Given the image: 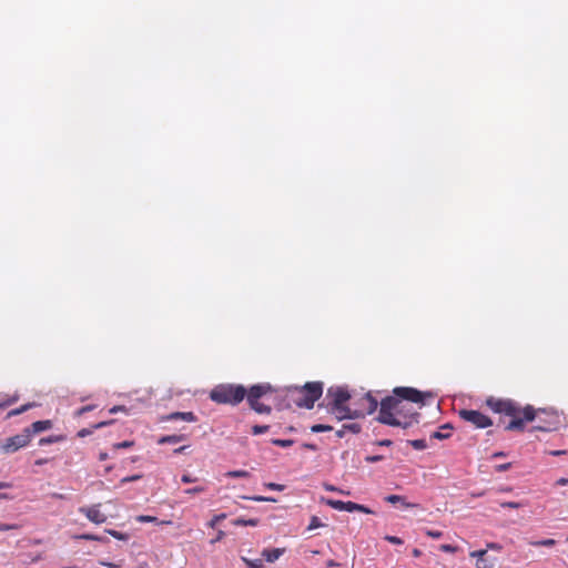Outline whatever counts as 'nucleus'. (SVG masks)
<instances>
[{
	"mask_svg": "<svg viewBox=\"0 0 568 568\" xmlns=\"http://www.w3.org/2000/svg\"><path fill=\"white\" fill-rule=\"evenodd\" d=\"M169 420L181 419L184 422L193 423L196 422V416L192 412H175L168 416Z\"/></svg>",
	"mask_w": 568,
	"mask_h": 568,
	"instance_id": "14",
	"label": "nucleus"
},
{
	"mask_svg": "<svg viewBox=\"0 0 568 568\" xmlns=\"http://www.w3.org/2000/svg\"><path fill=\"white\" fill-rule=\"evenodd\" d=\"M344 429H346V432L357 434L361 432V425L357 423L344 424Z\"/></svg>",
	"mask_w": 568,
	"mask_h": 568,
	"instance_id": "37",
	"label": "nucleus"
},
{
	"mask_svg": "<svg viewBox=\"0 0 568 568\" xmlns=\"http://www.w3.org/2000/svg\"><path fill=\"white\" fill-rule=\"evenodd\" d=\"M383 459H384V456H382V455H369V456L365 457V460L371 464L381 462Z\"/></svg>",
	"mask_w": 568,
	"mask_h": 568,
	"instance_id": "45",
	"label": "nucleus"
},
{
	"mask_svg": "<svg viewBox=\"0 0 568 568\" xmlns=\"http://www.w3.org/2000/svg\"><path fill=\"white\" fill-rule=\"evenodd\" d=\"M246 396V388L243 385L221 384L215 386L210 398L217 404L237 405Z\"/></svg>",
	"mask_w": 568,
	"mask_h": 568,
	"instance_id": "2",
	"label": "nucleus"
},
{
	"mask_svg": "<svg viewBox=\"0 0 568 568\" xmlns=\"http://www.w3.org/2000/svg\"><path fill=\"white\" fill-rule=\"evenodd\" d=\"M186 436L185 435H166V436H162L159 440H158V444L160 445H163V444H178L180 442H183L185 440Z\"/></svg>",
	"mask_w": 568,
	"mask_h": 568,
	"instance_id": "19",
	"label": "nucleus"
},
{
	"mask_svg": "<svg viewBox=\"0 0 568 568\" xmlns=\"http://www.w3.org/2000/svg\"><path fill=\"white\" fill-rule=\"evenodd\" d=\"M52 426H53L52 422L49 419H45V420L34 422L31 424L30 427H27L26 429L29 430L30 437H32L36 434L51 429Z\"/></svg>",
	"mask_w": 568,
	"mask_h": 568,
	"instance_id": "13",
	"label": "nucleus"
},
{
	"mask_svg": "<svg viewBox=\"0 0 568 568\" xmlns=\"http://www.w3.org/2000/svg\"><path fill=\"white\" fill-rule=\"evenodd\" d=\"M303 448L305 449H311V450H316L317 449V446L314 445V444H310V443H304L303 445Z\"/></svg>",
	"mask_w": 568,
	"mask_h": 568,
	"instance_id": "60",
	"label": "nucleus"
},
{
	"mask_svg": "<svg viewBox=\"0 0 568 568\" xmlns=\"http://www.w3.org/2000/svg\"><path fill=\"white\" fill-rule=\"evenodd\" d=\"M555 420L549 422L547 425H537L531 428V430H541V432H551L556 429V425L558 424L557 416L554 417Z\"/></svg>",
	"mask_w": 568,
	"mask_h": 568,
	"instance_id": "24",
	"label": "nucleus"
},
{
	"mask_svg": "<svg viewBox=\"0 0 568 568\" xmlns=\"http://www.w3.org/2000/svg\"><path fill=\"white\" fill-rule=\"evenodd\" d=\"M407 444L416 450H424L427 448V443L425 439H412L407 440Z\"/></svg>",
	"mask_w": 568,
	"mask_h": 568,
	"instance_id": "30",
	"label": "nucleus"
},
{
	"mask_svg": "<svg viewBox=\"0 0 568 568\" xmlns=\"http://www.w3.org/2000/svg\"><path fill=\"white\" fill-rule=\"evenodd\" d=\"M247 499L254 500V501H267V503H275L276 499L273 497H265V496H253V497H246Z\"/></svg>",
	"mask_w": 568,
	"mask_h": 568,
	"instance_id": "40",
	"label": "nucleus"
},
{
	"mask_svg": "<svg viewBox=\"0 0 568 568\" xmlns=\"http://www.w3.org/2000/svg\"><path fill=\"white\" fill-rule=\"evenodd\" d=\"M459 416L466 422L474 424L478 428H486L493 425L491 419L479 410L462 409Z\"/></svg>",
	"mask_w": 568,
	"mask_h": 568,
	"instance_id": "5",
	"label": "nucleus"
},
{
	"mask_svg": "<svg viewBox=\"0 0 568 568\" xmlns=\"http://www.w3.org/2000/svg\"><path fill=\"white\" fill-rule=\"evenodd\" d=\"M487 405L495 412V413H504L506 400L505 399H495L489 398L487 399Z\"/></svg>",
	"mask_w": 568,
	"mask_h": 568,
	"instance_id": "20",
	"label": "nucleus"
},
{
	"mask_svg": "<svg viewBox=\"0 0 568 568\" xmlns=\"http://www.w3.org/2000/svg\"><path fill=\"white\" fill-rule=\"evenodd\" d=\"M30 439V433L24 428L20 434L7 438L6 442L1 445V450L4 454H12L20 448L26 447Z\"/></svg>",
	"mask_w": 568,
	"mask_h": 568,
	"instance_id": "4",
	"label": "nucleus"
},
{
	"mask_svg": "<svg viewBox=\"0 0 568 568\" xmlns=\"http://www.w3.org/2000/svg\"><path fill=\"white\" fill-rule=\"evenodd\" d=\"M226 518V515L225 514H220V515H215L210 521H209V527L211 528H215L216 525Z\"/></svg>",
	"mask_w": 568,
	"mask_h": 568,
	"instance_id": "36",
	"label": "nucleus"
},
{
	"mask_svg": "<svg viewBox=\"0 0 568 568\" xmlns=\"http://www.w3.org/2000/svg\"><path fill=\"white\" fill-rule=\"evenodd\" d=\"M258 519L252 518V519H244V518H237L234 520V525L236 526H257Z\"/></svg>",
	"mask_w": 568,
	"mask_h": 568,
	"instance_id": "31",
	"label": "nucleus"
},
{
	"mask_svg": "<svg viewBox=\"0 0 568 568\" xmlns=\"http://www.w3.org/2000/svg\"><path fill=\"white\" fill-rule=\"evenodd\" d=\"M17 528H18V525H9V524L0 523V531H6V530L17 529Z\"/></svg>",
	"mask_w": 568,
	"mask_h": 568,
	"instance_id": "54",
	"label": "nucleus"
},
{
	"mask_svg": "<svg viewBox=\"0 0 568 568\" xmlns=\"http://www.w3.org/2000/svg\"><path fill=\"white\" fill-rule=\"evenodd\" d=\"M337 566H339V564L334 561V560H332V559L326 562V567H328V568L337 567Z\"/></svg>",
	"mask_w": 568,
	"mask_h": 568,
	"instance_id": "64",
	"label": "nucleus"
},
{
	"mask_svg": "<svg viewBox=\"0 0 568 568\" xmlns=\"http://www.w3.org/2000/svg\"><path fill=\"white\" fill-rule=\"evenodd\" d=\"M407 412L412 410L400 397L387 396L381 400L377 420L384 425H400V419L396 415L404 417Z\"/></svg>",
	"mask_w": 568,
	"mask_h": 568,
	"instance_id": "1",
	"label": "nucleus"
},
{
	"mask_svg": "<svg viewBox=\"0 0 568 568\" xmlns=\"http://www.w3.org/2000/svg\"><path fill=\"white\" fill-rule=\"evenodd\" d=\"M440 550L444 552H455V551H457V547H455L453 545H442Z\"/></svg>",
	"mask_w": 568,
	"mask_h": 568,
	"instance_id": "53",
	"label": "nucleus"
},
{
	"mask_svg": "<svg viewBox=\"0 0 568 568\" xmlns=\"http://www.w3.org/2000/svg\"><path fill=\"white\" fill-rule=\"evenodd\" d=\"M378 446L389 447L392 446L393 442L390 439H382L376 442Z\"/></svg>",
	"mask_w": 568,
	"mask_h": 568,
	"instance_id": "56",
	"label": "nucleus"
},
{
	"mask_svg": "<svg viewBox=\"0 0 568 568\" xmlns=\"http://www.w3.org/2000/svg\"><path fill=\"white\" fill-rule=\"evenodd\" d=\"M510 466H511L510 463L501 464V465L496 466V470L497 471H506L510 468Z\"/></svg>",
	"mask_w": 568,
	"mask_h": 568,
	"instance_id": "55",
	"label": "nucleus"
},
{
	"mask_svg": "<svg viewBox=\"0 0 568 568\" xmlns=\"http://www.w3.org/2000/svg\"><path fill=\"white\" fill-rule=\"evenodd\" d=\"M525 420L523 418L515 417L509 424L505 427L506 430H524Z\"/></svg>",
	"mask_w": 568,
	"mask_h": 568,
	"instance_id": "21",
	"label": "nucleus"
},
{
	"mask_svg": "<svg viewBox=\"0 0 568 568\" xmlns=\"http://www.w3.org/2000/svg\"><path fill=\"white\" fill-rule=\"evenodd\" d=\"M224 531L223 530H219L216 537L214 539L211 540L212 544H215L217 541H220L223 537H224Z\"/></svg>",
	"mask_w": 568,
	"mask_h": 568,
	"instance_id": "58",
	"label": "nucleus"
},
{
	"mask_svg": "<svg viewBox=\"0 0 568 568\" xmlns=\"http://www.w3.org/2000/svg\"><path fill=\"white\" fill-rule=\"evenodd\" d=\"M204 490H205L204 487L196 486V487H192V488L185 489L184 493L187 494V495H195V494L203 493Z\"/></svg>",
	"mask_w": 568,
	"mask_h": 568,
	"instance_id": "43",
	"label": "nucleus"
},
{
	"mask_svg": "<svg viewBox=\"0 0 568 568\" xmlns=\"http://www.w3.org/2000/svg\"><path fill=\"white\" fill-rule=\"evenodd\" d=\"M394 395L400 397L403 400L412 403H420L424 405L425 397H432L430 393H423L413 387H396L393 390Z\"/></svg>",
	"mask_w": 568,
	"mask_h": 568,
	"instance_id": "6",
	"label": "nucleus"
},
{
	"mask_svg": "<svg viewBox=\"0 0 568 568\" xmlns=\"http://www.w3.org/2000/svg\"><path fill=\"white\" fill-rule=\"evenodd\" d=\"M61 440H63V436L51 435V436H48V437H42L39 440V445L40 446H47V445H50V444H53V443H58V442H61Z\"/></svg>",
	"mask_w": 568,
	"mask_h": 568,
	"instance_id": "26",
	"label": "nucleus"
},
{
	"mask_svg": "<svg viewBox=\"0 0 568 568\" xmlns=\"http://www.w3.org/2000/svg\"><path fill=\"white\" fill-rule=\"evenodd\" d=\"M505 400H506V405H505L504 414L515 418L521 412L520 407L514 400H510V399H505Z\"/></svg>",
	"mask_w": 568,
	"mask_h": 568,
	"instance_id": "18",
	"label": "nucleus"
},
{
	"mask_svg": "<svg viewBox=\"0 0 568 568\" xmlns=\"http://www.w3.org/2000/svg\"><path fill=\"white\" fill-rule=\"evenodd\" d=\"M385 500L390 504L400 503L404 507H414V504L407 503L403 496L399 495H388L385 497Z\"/></svg>",
	"mask_w": 568,
	"mask_h": 568,
	"instance_id": "22",
	"label": "nucleus"
},
{
	"mask_svg": "<svg viewBox=\"0 0 568 568\" xmlns=\"http://www.w3.org/2000/svg\"><path fill=\"white\" fill-rule=\"evenodd\" d=\"M181 480L184 484H191L195 483L197 479L195 477H192L190 474H183Z\"/></svg>",
	"mask_w": 568,
	"mask_h": 568,
	"instance_id": "51",
	"label": "nucleus"
},
{
	"mask_svg": "<svg viewBox=\"0 0 568 568\" xmlns=\"http://www.w3.org/2000/svg\"><path fill=\"white\" fill-rule=\"evenodd\" d=\"M251 408L253 410H255L256 413L258 414H270L271 413V407L267 406V405H264L260 402H255L253 404H250Z\"/></svg>",
	"mask_w": 568,
	"mask_h": 568,
	"instance_id": "27",
	"label": "nucleus"
},
{
	"mask_svg": "<svg viewBox=\"0 0 568 568\" xmlns=\"http://www.w3.org/2000/svg\"><path fill=\"white\" fill-rule=\"evenodd\" d=\"M361 506H362V505H359V504L352 503V506H349V507H351V513H353V511H359Z\"/></svg>",
	"mask_w": 568,
	"mask_h": 568,
	"instance_id": "62",
	"label": "nucleus"
},
{
	"mask_svg": "<svg viewBox=\"0 0 568 568\" xmlns=\"http://www.w3.org/2000/svg\"><path fill=\"white\" fill-rule=\"evenodd\" d=\"M470 556L477 558V568H493L495 565V559L487 557V550H475Z\"/></svg>",
	"mask_w": 568,
	"mask_h": 568,
	"instance_id": "11",
	"label": "nucleus"
},
{
	"mask_svg": "<svg viewBox=\"0 0 568 568\" xmlns=\"http://www.w3.org/2000/svg\"><path fill=\"white\" fill-rule=\"evenodd\" d=\"M329 410L339 420L346 419V418H348V419L357 418L356 416H354V409L345 404L337 405V406H331Z\"/></svg>",
	"mask_w": 568,
	"mask_h": 568,
	"instance_id": "10",
	"label": "nucleus"
},
{
	"mask_svg": "<svg viewBox=\"0 0 568 568\" xmlns=\"http://www.w3.org/2000/svg\"><path fill=\"white\" fill-rule=\"evenodd\" d=\"M332 429H333V427H332V426H329V425H325V424H316V425H313V426L311 427V430H312L313 433L329 432V430H332Z\"/></svg>",
	"mask_w": 568,
	"mask_h": 568,
	"instance_id": "34",
	"label": "nucleus"
},
{
	"mask_svg": "<svg viewBox=\"0 0 568 568\" xmlns=\"http://www.w3.org/2000/svg\"><path fill=\"white\" fill-rule=\"evenodd\" d=\"M385 540H387L388 542L390 544H394V545H402L403 544V540L399 538V537H396V536H385Z\"/></svg>",
	"mask_w": 568,
	"mask_h": 568,
	"instance_id": "48",
	"label": "nucleus"
},
{
	"mask_svg": "<svg viewBox=\"0 0 568 568\" xmlns=\"http://www.w3.org/2000/svg\"><path fill=\"white\" fill-rule=\"evenodd\" d=\"M558 486H565L568 484V478H559L556 483Z\"/></svg>",
	"mask_w": 568,
	"mask_h": 568,
	"instance_id": "63",
	"label": "nucleus"
},
{
	"mask_svg": "<svg viewBox=\"0 0 568 568\" xmlns=\"http://www.w3.org/2000/svg\"><path fill=\"white\" fill-rule=\"evenodd\" d=\"M419 414L417 412H407L404 418L405 420H400V425H393L394 427L408 428L413 426L414 423H418Z\"/></svg>",
	"mask_w": 568,
	"mask_h": 568,
	"instance_id": "17",
	"label": "nucleus"
},
{
	"mask_svg": "<svg viewBox=\"0 0 568 568\" xmlns=\"http://www.w3.org/2000/svg\"><path fill=\"white\" fill-rule=\"evenodd\" d=\"M323 487L327 491H336V493H339V494H346L343 489L337 488V487H335V486H333L331 484H324Z\"/></svg>",
	"mask_w": 568,
	"mask_h": 568,
	"instance_id": "50",
	"label": "nucleus"
},
{
	"mask_svg": "<svg viewBox=\"0 0 568 568\" xmlns=\"http://www.w3.org/2000/svg\"><path fill=\"white\" fill-rule=\"evenodd\" d=\"M449 436H450V434L444 433V430H440V432L437 430L432 434V438L439 439V440L447 439Z\"/></svg>",
	"mask_w": 568,
	"mask_h": 568,
	"instance_id": "41",
	"label": "nucleus"
},
{
	"mask_svg": "<svg viewBox=\"0 0 568 568\" xmlns=\"http://www.w3.org/2000/svg\"><path fill=\"white\" fill-rule=\"evenodd\" d=\"M346 433H347V432H346V429H344V425H343V426H342V428H341V429H338V430L336 432V436H337L338 438H342V437H344V436H345V434H346Z\"/></svg>",
	"mask_w": 568,
	"mask_h": 568,
	"instance_id": "61",
	"label": "nucleus"
},
{
	"mask_svg": "<svg viewBox=\"0 0 568 568\" xmlns=\"http://www.w3.org/2000/svg\"><path fill=\"white\" fill-rule=\"evenodd\" d=\"M136 521H139V523H156L158 524L159 519L153 516L140 515L136 517Z\"/></svg>",
	"mask_w": 568,
	"mask_h": 568,
	"instance_id": "38",
	"label": "nucleus"
},
{
	"mask_svg": "<svg viewBox=\"0 0 568 568\" xmlns=\"http://www.w3.org/2000/svg\"><path fill=\"white\" fill-rule=\"evenodd\" d=\"M322 526H324V525L321 521V519L318 517H316V516H312L311 517V521H310V524L307 526V530L311 531V530L316 529V528L322 527Z\"/></svg>",
	"mask_w": 568,
	"mask_h": 568,
	"instance_id": "33",
	"label": "nucleus"
},
{
	"mask_svg": "<svg viewBox=\"0 0 568 568\" xmlns=\"http://www.w3.org/2000/svg\"><path fill=\"white\" fill-rule=\"evenodd\" d=\"M248 471L246 470H230L225 474L226 477H232V478H244V477H248Z\"/></svg>",
	"mask_w": 568,
	"mask_h": 568,
	"instance_id": "32",
	"label": "nucleus"
},
{
	"mask_svg": "<svg viewBox=\"0 0 568 568\" xmlns=\"http://www.w3.org/2000/svg\"><path fill=\"white\" fill-rule=\"evenodd\" d=\"M93 408H94V406H93V405L83 406V407H81V408L78 410V414H79V415H82V414H84V413H87V412L92 410Z\"/></svg>",
	"mask_w": 568,
	"mask_h": 568,
	"instance_id": "57",
	"label": "nucleus"
},
{
	"mask_svg": "<svg viewBox=\"0 0 568 568\" xmlns=\"http://www.w3.org/2000/svg\"><path fill=\"white\" fill-rule=\"evenodd\" d=\"M36 406V403H28V404H24L18 408H14L12 410H10L8 413V417H13V416H18L27 410H29L30 408L34 407Z\"/></svg>",
	"mask_w": 568,
	"mask_h": 568,
	"instance_id": "25",
	"label": "nucleus"
},
{
	"mask_svg": "<svg viewBox=\"0 0 568 568\" xmlns=\"http://www.w3.org/2000/svg\"><path fill=\"white\" fill-rule=\"evenodd\" d=\"M326 505L332 507L333 509L339 510V511H348L351 513V507L353 501H343V500H336V499H326Z\"/></svg>",
	"mask_w": 568,
	"mask_h": 568,
	"instance_id": "16",
	"label": "nucleus"
},
{
	"mask_svg": "<svg viewBox=\"0 0 568 568\" xmlns=\"http://www.w3.org/2000/svg\"><path fill=\"white\" fill-rule=\"evenodd\" d=\"M265 486H266V488H268L271 490H277V491H282L285 488L284 485L275 484V483H268Z\"/></svg>",
	"mask_w": 568,
	"mask_h": 568,
	"instance_id": "47",
	"label": "nucleus"
},
{
	"mask_svg": "<svg viewBox=\"0 0 568 568\" xmlns=\"http://www.w3.org/2000/svg\"><path fill=\"white\" fill-rule=\"evenodd\" d=\"M284 548L264 549L262 551V556L267 562H274L284 554Z\"/></svg>",
	"mask_w": 568,
	"mask_h": 568,
	"instance_id": "15",
	"label": "nucleus"
},
{
	"mask_svg": "<svg viewBox=\"0 0 568 568\" xmlns=\"http://www.w3.org/2000/svg\"><path fill=\"white\" fill-rule=\"evenodd\" d=\"M108 532L116 538V539H120V540H126L129 538V536L126 534H123L121 531H118V530H108Z\"/></svg>",
	"mask_w": 568,
	"mask_h": 568,
	"instance_id": "42",
	"label": "nucleus"
},
{
	"mask_svg": "<svg viewBox=\"0 0 568 568\" xmlns=\"http://www.w3.org/2000/svg\"><path fill=\"white\" fill-rule=\"evenodd\" d=\"M326 399L328 400L327 406H337L346 404L351 399V395L344 387L332 386L327 389Z\"/></svg>",
	"mask_w": 568,
	"mask_h": 568,
	"instance_id": "8",
	"label": "nucleus"
},
{
	"mask_svg": "<svg viewBox=\"0 0 568 568\" xmlns=\"http://www.w3.org/2000/svg\"><path fill=\"white\" fill-rule=\"evenodd\" d=\"M323 394V383L321 382H308L302 388H295L292 394L293 402L298 407H305L307 409L313 408L314 403Z\"/></svg>",
	"mask_w": 568,
	"mask_h": 568,
	"instance_id": "3",
	"label": "nucleus"
},
{
	"mask_svg": "<svg viewBox=\"0 0 568 568\" xmlns=\"http://www.w3.org/2000/svg\"><path fill=\"white\" fill-rule=\"evenodd\" d=\"M500 506L504 508H519V507H521V504L516 503V501H505V503H501Z\"/></svg>",
	"mask_w": 568,
	"mask_h": 568,
	"instance_id": "52",
	"label": "nucleus"
},
{
	"mask_svg": "<svg viewBox=\"0 0 568 568\" xmlns=\"http://www.w3.org/2000/svg\"><path fill=\"white\" fill-rule=\"evenodd\" d=\"M272 390V386L267 383L253 385L250 390H246L247 402L248 404H253L258 402V399L265 394Z\"/></svg>",
	"mask_w": 568,
	"mask_h": 568,
	"instance_id": "9",
	"label": "nucleus"
},
{
	"mask_svg": "<svg viewBox=\"0 0 568 568\" xmlns=\"http://www.w3.org/2000/svg\"><path fill=\"white\" fill-rule=\"evenodd\" d=\"M270 426L268 425H255L252 427V433L254 435H261V434H264L268 430Z\"/></svg>",
	"mask_w": 568,
	"mask_h": 568,
	"instance_id": "39",
	"label": "nucleus"
},
{
	"mask_svg": "<svg viewBox=\"0 0 568 568\" xmlns=\"http://www.w3.org/2000/svg\"><path fill=\"white\" fill-rule=\"evenodd\" d=\"M359 402L361 407L354 408V416L357 418L373 414L378 407V400L371 393L364 394Z\"/></svg>",
	"mask_w": 568,
	"mask_h": 568,
	"instance_id": "7",
	"label": "nucleus"
},
{
	"mask_svg": "<svg viewBox=\"0 0 568 568\" xmlns=\"http://www.w3.org/2000/svg\"><path fill=\"white\" fill-rule=\"evenodd\" d=\"M536 414H537V410L531 405H527L523 409V419L525 422H532L536 417Z\"/></svg>",
	"mask_w": 568,
	"mask_h": 568,
	"instance_id": "23",
	"label": "nucleus"
},
{
	"mask_svg": "<svg viewBox=\"0 0 568 568\" xmlns=\"http://www.w3.org/2000/svg\"><path fill=\"white\" fill-rule=\"evenodd\" d=\"M425 534L430 537V538H434V539H438L443 536V532L439 531V530H430V529H426L425 530Z\"/></svg>",
	"mask_w": 568,
	"mask_h": 568,
	"instance_id": "44",
	"label": "nucleus"
},
{
	"mask_svg": "<svg viewBox=\"0 0 568 568\" xmlns=\"http://www.w3.org/2000/svg\"><path fill=\"white\" fill-rule=\"evenodd\" d=\"M242 560L247 565L248 568H264V564L261 558L248 559L246 557H242Z\"/></svg>",
	"mask_w": 568,
	"mask_h": 568,
	"instance_id": "29",
	"label": "nucleus"
},
{
	"mask_svg": "<svg viewBox=\"0 0 568 568\" xmlns=\"http://www.w3.org/2000/svg\"><path fill=\"white\" fill-rule=\"evenodd\" d=\"M142 475H132V476H128V477H124L121 479V483L122 484H125V483H132V481H135V480H139L141 479Z\"/></svg>",
	"mask_w": 568,
	"mask_h": 568,
	"instance_id": "49",
	"label": "nucleus"
},
{
	"mask_svg": "<svg viewBox=\"0 0 568 568\" xmlns=\"http://www.w3.org/2000/svg\"><path fill=\"white\" fill-rule=\"evenodd\" d=\"M529 545L530 546H534V547H552L556 545V540L555 539H541V540H531L529 541Z\"/></svg>",
	"mask_w": 568,
	"mask_h": 568,
	"instance_id": "28",
	"label": "nucleus"
},
{
	"mask_svg": "<svg viewBox=\"0 0 568 568\" xmlns=\"http://www.w3.org/2000/svg\"><path fill=\"white\" fill-rule=\"evenodd\" d=\"M80 510L92 523L102 524L106 520V516L100 511L98 506L81 508Z\"/></svg>",
	"mask_w": 568,
	"mask_h": 568,
	"instance_id": "12",
	"label": "nucleus"
},
{
	"mask_svg": "<svg viewBox=\"0 0 568 568\" xmlns=\"http://www.w3.org/2000/svg\"><path fill=\"white\" fill-rule=\"evenodd\" d=\"M17 400H18V396H17V395H14V396H12V397L8 398L7 400H4V403H6V405H7V406H10V405H12L13 403H16Z\"/></svg>",
	"mask_w": 568,
	"mask_h": 568,
	"instance_id": "59",
	"label": "nucleus"
},
{
	"mask_svg": "<svg viewBox=\"0 0 568 568\" xmlns=\"http://www.w3.org/2000/svg\"><path fill=\"white\" fill-rule=\"evenodd\" d=\"M133 445V442H130V440H124V442H120V443H116L114 444V448L115 449H122V448H129Z\"/></svg>",
	"mask_w": 568,
	"mask_h": 568,
	"instance_id": "46",
	"label": "nucleus"
},
{
	"mask_svg": "<svg viewBox=\"0 0 568 568\" xmlns=\"http://www.w3.org/2000/svg\"><path fill=\"white\" fill-rule=\"evenodd\" d=\"M272 444L278 447H290L294 444L293 439H272Z\"/></svg>",
	"mask_w": 568,
	"mask_h": 568,
	"instance_id": "35",
	"label": "nucleus"
}]
</instances>
